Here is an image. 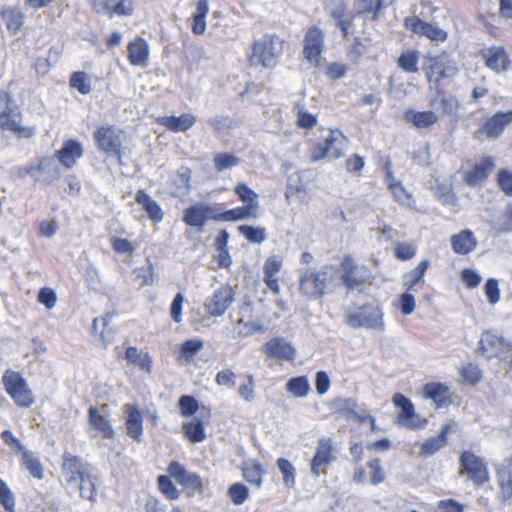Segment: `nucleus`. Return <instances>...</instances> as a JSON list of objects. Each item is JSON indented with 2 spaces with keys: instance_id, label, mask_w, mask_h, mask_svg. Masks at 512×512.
Masks as SVG:
<instances>
[{
  "instance_id": "nucleus-1",
  "label": "nucleus",
  "mask_w": 512,
  "mask_h": 512,
  "mask_svg": "<svg viewBox=\"0 0 512 512\" xmlns=\"http://www.w3.org/2000/svg\"><path fill=\"white\" fill-rule=\"evenodd\" d=\"M338 279V270L333 265H325L319 271L307 270L300 277V291L311 298L322 297Z\"/></svg>"
},
{
  "instance_id": "nucleus-2",
  "label": "nucleus",
  "mask_w": 512,
  "mask_h": 512,
  "mask_svg": "<svg viewBox=\"0 0 512 512\" xmlns=\"http://www.w3.org/2000/svg\"><path fill=\"white\" fill-rule=\"evenodd\" d=\"M383 310L378 303H367L354 309L345 311L344 321L353 328H364L376 331H384Z\"/></svg>"
},
{
  "instance_id": "nucleus-3",
  "label": "nucleus",
  "mask_w": 512,
  "mask_h": 512,
  "mask_svg": "<svg viewBox=\"0 0 512 512\" xmlns=\"http://www.w3.org/2000/svg\"><path fill=\"white\" fill-rule=\"evenodd\" d=\"M284 51V40L276 35H264L254 41L250 63L264 68H274Z\"/></svg>"
},
{
  "instance_id": "nucleus-4",
  "label": "nucleus",
  "mask_w": 512,
  "mask_h": 512,
  "mask_svg": "<svg viewBox=\"0 0 512 512\" xmlns=\"http://www.w3.org/2000/svg\"><path fill=\"white\" fill-rule=\"evenodd\" d=\"M0 128L13 131L24 138H29L35 133L34 128L21 125L17 106L12 98L3 92H0Z\"/></svg>"
},
{
  "instance_id": "nucleus-5",
  "label": "nucleus",
  "mask_w": 512,
  "mask_h": 512,
  "mask_svg": "<svg viewBox=\"0 0 512 512\" xmlns=\"http://www.w3.org/2000/svg\"><path fill=\"white\" fill-rule=\"evenodd\" d=\"M425 69L429 81L436 83L445 80L451 81L459 71L456 62L448 52H442L439 55L427 57L425 60Z\"/></svg>"
},
{
  "instance_id": "nucleus-6",
  "label": "nucleus",
  "mask_w": 512,
  "mask_h": 512,
  "mask_svg": "<svg viewBox=\"0 0 512 512\" xmlns=\"http://www.w3.org/2000/svg\"><path fill=\"white\" fill-rule=\"evenodd\" d=\"M2 381L6 393L18 406L29 408L34 404L32 391L20 373L7 370L2 377Z\"/></svg>"
},
{
  "instance_id": "nucleus-7",
  "label": "nucleus",
  "mask_w": 512,
  "mask_h": 512,
  "mask_svg": "<svg viewBox=\"0 0 512 512\" xmlns=\"http://www.w3.org/2000/svg\"><path fill=\"white\" fill-rule=\"evenodd\" d=\"M124 132L113 126H102L95 133V141L100 150L115 157L121 163V148Z\"/></svg>"
},
{
  "instance_id": "nucleus-8",
  "label": "nucleus",
  "mask_w": 512,
  "mask_h": 512,
  "mask_svg": "<svg viewBox=\"0 0 512 512\" xmlns=\"http://www.w3.org/2000/svg\"><path fill=\"white\" fill-rule=\"evenodd\" d=\"M324 49V32L318 26L310 27L303 40V56L313 66L318 67Z\"/></svg>"
},
{
  "instance_id": "nucleus-9",
  "label": "nucleus",
  "mask_w": 512,
  "mask_h": 512,
  "mask_svg": "<svg viewBox=\"0 0 512 512\" xmlns=\"http://www.w3.org/2000/svg\"><path fill=\"white\" fill-rule=\"evenodd\" d=\"M235 292L229 285H222L206 298L205 310L213 317L222 316L234 301Z\"/></svg>"
},
{
  "instance_id": "nucleus-10",
  "label": "nucleus",
  "mask_w": 512,
  "mask_h": 512,
  "mask_svg": "<svg viewBox=\"0 0 512 512\" xmlns=\"http://www.w3.org/2000/svg\"><path fill=\"white\" fill-rule=\"evenodd\" d=\"M393 403L401 410L397 417L399 424L410 429L424 428L427 425V420L415 414L413 403L404 395L396 393L393 396Z\"/></svg>"
},
{
  "instance_id": "nucleus-11",
  "label": "nucleus",
  "mask_w": 512,
  "mask_h": 512,
  "mask_svg": "<svg viewBox=\"0 0 512 512\" xmlns=\"http://www.w3.org/2000/svg\"><path fill=\"white\" fill-rule=\"evenodd\" d=\"M347 147V138L339 130H331L323 145H317L313 155L314 160L324 157L338 158Z\"/></svg>"
},
{
  "instance_id": "nucleus-12",
  "label": "nucleus",
  "mask_w": 512,
  "mask_h": 512,
  "mask_svg": "<svg viewBox=\"0 0 512 512\" xmlns=\"http://www.w3.org/2000/svg\"><path fill=\"white\" fill-rule=\"evenodd\" d=\"M89 472V465L80 458L70 454L63 455L62 475L67 486L74 488Z\"/></svg>"
},
{
  "instance_id": "nucleus-13",
  "label": "nucleus",
  "mask_w": 512,
  "mask_h": 512,
  "mask_svg": "<svg viewBox=\"0 0 512 512\" xmlns=\"http://www.w3.org/2000/svg\"><path fill=\"white\" fill-rule=\"evenodd\" d=\"M460 464L465 474L477 486L488 481V471L481 458L470 451H465L460 456Z\"/></svg>"
},
{
  "instance_id": "nucleus-14",
  "label": "nucleus",
  "mask_w": 512,
  "mask_h": 512,
  "mask_svg": "<svg viewBox=\"0 0 512 512\" xmlns=\"http://www.w3.org/2000/svg\"><path fill=\"white\" fill-rule=\"evenodd\" d=\"M335 460L336 455L332 440L330 438H320L311 461V473L318 477Z\"/></svg>"
},
{
  "instance_id": "nucleus-15",
  "label": "nucleus",
  "mask_w": 512,
  "mask_h": 512,
  "mask_svg": "<svg viewBox=\"0 0 512 512\" xmlns=\"http://www.w3.org/2000/svg\"><path fill=\"white\" fill-rule=\"evenodd\" d=\"M405 26L412 32L424 36L433 42H444L448 38L447 31L434 24L424 22L418 17H407L405 19Z\"/></svg>"
},
{
  "instance_id": "nucleus-16",
  "label": "nucleus",
  "mask_w": 512,
  "mask_h": 512,
  "mask_svg": "<svg viewBox=\"0 0 512 512\" xmlns=\"http://www.w3.org/2000/svg\"><path fill=\"white\" fill-rule=\"evenodd\" d=\"M21 175H31L36 181L52 182L61 176V169L53 158H43L38 165L29 166Z\"/></svg>"
},
{
  "instance_id": "nucleus-17",
  "label": "nucleus",
  "mask_w": 512,
  "mask_h": 512,
  "mask_svg": "<svg viewBox=\"0 0 512 512\" xmlns=\"http://www.w3.org/2000/svg\"><path fill=\"white\" fill-rule=\"evenodd\" d=\"M485 66L495 73H504L510 69L511 61L503 47L492 46L481 51Z\"/></svg>"
},
{
  "instance_id": "nucleus-18",
  "label": "nucleus",
  "mask_w": 512,
  "mask_h": 512,
  "mask_svg": "<svg viewBox=\"0 0 512 512\" xmlns=\"http://www.w3.org/2000/svg\"><path fill=\"white\" fill-rule=\"evenodd\" d=\"M216 208L210 206L207 203H199L196 205H192L188 207L184 212L183 221L197 229V231H202L206 221L208 219L212 220V216L215 215Z\"/></svg>"
},
{
  "instance_id": "nucleus-19",
  "label": "nucleus",
  "mask_w": 512,
  "mask_h": 512,
  "mask_svg": "<svg viewBox=\"0 0 512 512\" xmlns=\"http://www.w3.org/2000/svg\"><path fill=\"white\" fill-rule=\"evenodd\" d=\"M264 353L272 359L292 362L296 357V349L285 338L271 339L264 345Z\"/></svg>"
},
{
  "instance_id": "nucleus-20",
  "label": "nucleus",
  "mask_w": 512,
  "mask_h": 512,
  "mask_svg": "<svg viewBox=\"0 0 512 512\" xmlns=\"http://www.w3.org/2000/svg\"><path fill=\"white\" fill-rule=\"evenodd\" d=\"M167 472L170 477L174 478L180 485L191 490H201L202 480L196 473L189 472L180 463L173 461L168 466Z\"/></svg>"
},
{
  "instance_id": "nucleus-21",
  "label": "nucleus",
  "mask_w": 512,
  "mask_h": 512,
  "mask_svg": "<svg viewBox=\"0 0 512 512\" xmlns=\"http://www.w3.org/2000/svg\"><path fill=\"white\" fill-rule=\"evenodd\" d=\"M512 123V110L497 112L481 126V132L488 138H498L505 128Z\"/></svg>"
},
{
  "instance_id": "nucleus-22",
  "label": "nucleus",
  "mask_w": 512,
  "mask_h": 512,
  "mask_svg": "<svg viewBox=\"0 0 512 512\" xmlns=\"http://www.w3.org/2000/svg\"><path fill=\"white\" fill-rule=\"evenodd\" d=\"M128 60L133 66L145 67L148 64L150 47L148 42L141 37H137L128 44Z\"/></svg>"
},
{
  "instance_id": "nucleus-23",
  "label": "nucleus",
  "mask_w": 512,
  "mask_h": 512,
  "mask_svg": "<svg viewBox=\"0 0 512 512\" xmlns=\"http://www.w3.org/2000/svg\"><path fill=\"white\" fill-rule=\"evenodd\" d=\"M83 152V147L78 141L68 140L63 144L62 148L57 151L56 157L61 165L70 169L75 165L76 161L82 157Z\"/></svg>"
},
{
  "instance_id": "nucleus-24",
  "label": "nucleus",
  "mask_w": 512,
  "mask_h": 512,
  "mask_svg": "<svg viewBox=\"0 0 512 512\" xmlns=\"http://www.w3.org/2000/svg\"><path fill=\"white\" fill-rule=\"evenodd\" d=\"M282 265L283 258L278 255L268 257L263 265L264 282L275 294H278L280 291V286L276 275L280 271Z\"/></svg>"
},
{
  "instance_id": "nucleus-25",
  "label": "nucleus",
  "mask_w": 512,
  "mask_h": 512,
  "mask_svg": "<svg viewBox=\"0 0 512 512\" xmlns=\"http://www.w3.org/2000/svg\"><path fill=\"white\" fill-rule=\"evenodd\" d=\"M450 429L451 425L447 423L443 425L437 436L430 437L425 440L420 446L419 456L422 458H428L445 447Z\"/></svg>"
},
{
  "instance_id": "nucleus-26",
  "label": "nucleus",
  "mask_w": 512,
  "mask_h": 512,
  "mask_svg": "<svg viewBox=\"0 0 512 512\" xmlns=\"http://www.w3.org/2000/svg\"><path fill=\"white\" fill-rule=\"evenodd\" d=\"M479 344L482 353L488 358L498 356L508 347V343L505 339L490 331L482 334Z\"/></svg>"
},
{
  "instance_id": "nucleus-27",
  "label": "nucleus",
  "mask_w": 512,
  "mask_h": 512,
  "mask_svg": "<svg viewBox=\"0 0 512 512\" xmlns=\"http://www.w3.org/2000/svg\"><path fill=\"white\" fill-rule=\"evenodd\" d=\"M191 171L187 167H181L168 184V193L174 197L186 196L190 191Z\"/></svg>"
},
{
  "instance_id": "nucleus-28",
  "label": "nucleus",
  "mask_w": 512,
  "mask_h": 512,
  "mask_svg": "<svg viewBox=\"0 0 512 512\" xmlns=\"http://www.w3.org/2000/svg\"><path fill=\"white\" fill-rule=\"evenodd\" d=\"M125 411L127 413V419L125 422L126 434L129 437L140 441L143 434V416L139 409L131 404L125 405Z\"/></svg>"
},
{
  "instance_id": "nucleus-29",
  "label": "nucleus",
  "mask_w": 512,
  "mask_h": 512,
  "mask_svg": "<svg viewBox=\"0 0 512 512\" xmlns=\"http://www.w3.org/2000/svg\"><path fill=\"white\" fill-rule=\"evenodd\" d=\"M452 250L459 255H467L477 246V240L469 229L463 230L450 239Z\"/></svg>"
},
{
  "instance_id": "nucleus-30",
  "label": "nucleus",
  "mask_w": 512,
  "mask_h": 512,
  "mask_svg": "<svg viewBox=\"0 0 512 512\" xmlns=\"http://www.w3.org/2000/svg\"><path fill=\"white\" fill-rule=\"evenodd\" d=\"M0 17L11 34L17 35L22 31L25 15L19 8L6 7L0 12Z\"/></svg>"
},
{
  "instance_id": "nucleus-31",
  "label": "nucleus",
  "mask_w": 512,
  "mask_h": 512,
  "mask_svg": "<svg viewBox=\"0 0 512 512\" xmlns=\"http://www.w3.org/2000/svg\"><path fill=\"white\" fill-rule=\"evenodd\" d=\"M196 122V117L190 113H184L179 117L162 116L158 118V123L172 132H185Z\"/></svg>"
},
{
  "instance_id": "nucleus-32",
  "label": "nucleus",
  "mask_w": 512,
  "mask_h": 512,
  "mask_svg": "<svg viewBox=\"0 0 512 512\" xmlns=\"http://www.w3.org/2000/svg\"><path fill=\"white\" fill-rule=\"evenodd\" d=\"M494 167V160L492 157L487 156L483 158L479 163H477L473 169L466 172L465 181L467 184L474 186L483 182L487 177L489 172Z\"/></svg>"
},
{
  "instance_id": "nucleus-33",
  "label": "nucleus",
  "mask_w": 512,
  "mask_h": 512,
  "mask_svg": "<svg viewBox=\"0 0 512 512\" xmlns=\"http://www.w3.org/2000/svg\"><path fill=\"white\" fill-rule=\"evenodd\" d=\"M425 398L433 400L438 407H447L451 403L449 389L442 383H428L423 387Z\"/></svg>"
},
{
  "instance_id": "nucleus-34",
  "label": "nucleus",
  "mask_w": 512,
  "mask_h": 512,
  "mask_svg": "<svg viewBox=\"0 0 512 512\" xmlns=\"http://www.w3.org/2000/svg\"><path fill=\"white\" fill-rule=\"evenodd\" d=\"M88 421L89 424L102 434L104 438L112 439L115 436V430L110 424V422L106 419L104 415H102L96 407H90L88 409Z\"/></svg>"
},
{
  "instance_id": "nucleus-35",
  "label": "nucleus",
  "mask_w": 512,
  "mask_h": 512,
  "mask_svg": "<svg viewBox=\"0 0 512 512\" xmlns=\"http://www.w3.org/2000/svg\"><path fill=\"white\" fill-rule=\"evenodd\" d=\"M135 200L139 205L142 206L151 220L154 222H161L163 220L164 213L160 205L144 190L137 191Z\"/></svg>"
},
{
  "instance_id": "nucleus-36",
  "label": "nucleus",
  "mask_w": 512,
  "mask_h": 512,
  "mask_svg": "<svg viewBox=\"0 0 512 512\" xmlns=\"http://www.w3.org/2000/svg\"><path fill=\"white\" fill-rule=\"evenodd\" d=\"M394 0H358L355 4L357 15H371V19L378 18L379 12L393 3Z\"/></svg>"
},
{
  "instance_id": "nucleus-37",
  "label": "nucleus",
  "mask_w": 512,
  "mask_h": 512,
  "mask_svg": "<svg viewBox=\"0 0 512 512\" xmlns=\"http://www.w3.org/2000/svg\"><path fill=\"white\" fill-rule=\"evenodd\" d=\"M251 217H256V212L252 211V207L241 206V207H236L234 209L226 210V211H222V212H220V211H218V209H216L215 215L212 216V220L219 221V222H221V221L235 222V221L245 220V219H248Z\"/></svg>"
},
{
  "instance_id": "nucleus-38",
  "label": "nucleus",
  "mask_w": 512,
  "mask_h": 512,
  "mask_svg": "<svg viewBox=\"0 0 512 512\" xmlns=\"http://www.w3.org/2000/svg\"><path fill=\"white\" fill-rule=\"evenodd\" d=\"M198 416L191 419L189 422L184 423L183 432L187 439L193 443H200L206 439L205 424Z\"/></svg>"
},
{
  "instance_id": "nucleus-39",
  "label": "nucleus",
  "mask_w": 512,
  "mask_h": 512,
  "mask_svg": "<svg viewBox=\"0 0 512 512\" xmlns=\"http://www.w3.org/2000/svg\"><path fill=\"white\" fill-rule=\"evenodd\" d=\"M329 11L336 22V26L341 29L344 36H347L352 23L350 19L346 18L345 4L341 0H335L329 6Z\"/></svg>"
},
{
  "instance_id": "nucleus-40",
  "label": "nucleus",
  "mask_w": 512,
  "mask_h": 512,
  "mask_svg": "<svg viewBox=\"0 0 512 512\" xmlns=\"http://www.w3.org/2000/svg\"><path fill=\"white\" fill-rule=\"evenodd\" d=\"M405 119L411 122L415 127L419 129L428 128L434 125L439 117L433 111H407L405 113Z\"/></svg>"
},
{
  "instance_id": "nucleus-41",
  "label": "nucleus",
  "mask_w": 512,
  "mask_h": 512,
  "mask_svg": "<svg viewBox=\"0 0 512 512\" xmlns=\"http://www.w3.org/2000/svg\"><path fill=\"white\" fill-rule=\"evenodd\" d=\"M429 265V260H423L416 266V268L404 274L403 286L406 288V291L411 292L414 287L422 281Z\"/></svg>"
},
{
  "instance_id": "nucleus-42",
  "label": "nucleus",
  "mask_w": 512,
  "mask_h": 512,
  "mask_svg": "<svg viewBox=\"0 0 512 512\" xmlns=\"http://www.w3.org/2000/svg\"><path fill=\"white\" fill-rule=\"evenodd\" d=\"M73 489L78 490L82 498L91 502L96 501V477L91 475L90 472Z\"/></svg>"
},
{
  "instance_id": "nucleus-43",
  "label": "nucleus",
  "mask_w": 512,
  "mask_h": 512,
  "mask_svg": "<svg viewBox=\"0 0 512 512\" xmlns=\"http://www.w3.org/2000/svg\"><path fill=\"white\" fill-rule=\"evenodd\" d=\"M286 390L296 398L305 397L310 390L308 378L306 376L291 378L286 384Z\"/></svg>"
},
{
  "instance_id": "nucleus-44",
  "label": "nucleus",
  "mask_w": 512,
  "mask_h": 512,
  "mask_svg": "<svg viewBox=\"0 0 512 512\" xmlns=\"http://www.w3.org/2000/svg\"><path fill=\"white\" fill-rule=\"evenodd\" d=\"M235 194L245 204V207H252V211L256 212L258 209V195L249 188L245 183H239L235 189Z\"/></svg>"
},
{
  "instance_id": "nucleus-45",
  "label": "nucleus",
  "mask_w": 512,
  "mask_h": 512,
  "mask_svg": "<svg viewBox=\"0 0 512 512\" xmlns=\"http://www.w3.org/2000/svg\"><path fill=\"white\" fill-rule=\"evenodd\" d=\"M22 464L34 478H43L42 464L39 458L36 457L31 451L27 450L22 454Z\"/></svg>"
},
{
  "instance_id": "nucleus-46",
  "label": "nucleus",
  "mask_w": 512,
  "mask_h": 512,
  "mask_svg": "<svg viewBox=\"0 0 512 512\" xmlns=\"http://www.w3.org/2000/svg\"><path fill=\"white\" fill-rule=\"evenodd\" d=\"M238 231L247 241L255 244L263 243L267 238L266 229L263 227L241 225L238 227Z\"/></svg>"
},
{
  "instance_id": "nucleus-47",
  "label": "nucleus",
  "mask_w": 512,
  "mask_h": 512,
  "mask_svg": "<svg viewBox=\"0 0 512 512\" xmlns=\"http://www.w3.org/2000/svg\"><path fill=\"white\" fill-rule=\"evenodd\" d=\"M419 56L416 51H405L398 59V66L407 73H416L418 71Z\"/></svg>"
},
{
  "instance_id": "nucleus-48",
  "label": "nucleus",
  "mask_w": 512,
  "mask_h": 512,
  "mask_svg": "<svg viewBox=\"0 0 512 512\" xmlns=\"http://www.w3.org/2000/svg\"><path fill=\"white\" fill-rule=\"evenodd\" d=\"M214 167L217 171L231 169L239 165L240 160L230 153H218L214 157Z\"/></svg>"
},
{
  "instance_id": "nucleus-49",
  "label": "nucleus",
  "mask_w": 512,
  "mask_h": 512,
  "mask_svg": "<svg viewBox=\"0 0 512 512\" xmlns=\"http://www.w3.org/2000/svg\"><path fill=\"white\" fill-rule=\"evenodd\" d=\"M277 466L280 472L283 476V481L285 485L289 488L294 487L295 485V468L293 464L285 459V458H279L277 460Z\"/></svg>"
},
{
  "instance_id": "nucleus-50",
  "label": "nucleus",
  "mask_w": 512,
  "mask_h": 512,
  "mask_svg": "<svg viewBox=\"0 0 512 512\" xmlns=\"http://www.w3.org/2000/svg\"><path fill=\"white\" fill-rule=\"evenodd\" d=\"M294 111L297 115L298 126L304 129H310L315 126L317 118L314 114L305 110L304 106L297 103L294 106Z\"/></svg>"
},
{
  "instance_id": "nucleus-51",
  "label": "nucleus",
  "mask_w": 512,
  "mask_h": 512,
  "mask_svg": "<svg viewBox=\"0 0 512 512\" xmlns=\"http://www.w3.org/2000/svg\"><path fill=\"white\" fill-rule=\"evenodd\" d=\"M228 496L235 505H241L248 499L249 490L244 484L235 483L229 487Z\"/></svg>"
},
{
  "instance_id": "nucleus-52",
  "label": "nucleus",
  "mask_w": 512,
  "mask_h": 512,
  "mask_svg": "<svg viewBox=\"0 0 512 512\" xmlns=\"http://www.w3.org/2000/svg\"><path fill=\"white\" fill-rule=\"evenodd\" d=\"M203 347V342L198 339H189L182 343L180 348V358L190 360Z\"/></svg>"
},
{
  "instance_id": "nucleus-53",
  "label": "nucleus",
  "mask_w": 512,
  "mask_h": 512,
  "mask_svg": "<svg viewBox=\"0 0 512 512\" xmlns=\"http://www.w3.org/2000/svg\"><path fill=\"white\" fill-rule=\"evenodd\" d=\"M135 6L133 0H115L113 6V17H129L134 14Z\"/></svg>"
},
{
  "instance_id": "nucleus-54",
  "label": "nucleus",
  "mask_w": 512,
  "mask_h": 512,
  "mask_svg": "<svg viewBox=\"0 0 512 512\" xmlns=\"http://www.w3.org/2000/svg\"><path fill=\"white\" fill-rule=\"evenodd\" d=\"M243 475L245 479L256 486H260L262 483L261 467L259 463H251L244 467Z\"/></svg>"
},
{
  "instance_id": "nucleus-55",
  "label": "nucleus",
  "mask_w": 512,
  "mask_h": 512,
  "mask_svg": "<svg viewBox=\"0 0 512 512\" xmlns=\"http://www.w3.org/2000/svg\"><path fill=\"white\" fill-rule=\"evenodd\" d=\"M1 439L2 441L10 447V449L15 453L23 454L27 451V449L24 447L20 439H18L16 436L13 435V433L10 430H4L1 433Z\"/></svg>"
},
{
  "instance_id": "nucleus-56",
  "label": "nucleus",
  "mask_w": 512,
  "mask_h": 512,
  "mask_svg": "<svg viewBox=\"0 0 512 512\" xmlns=\"http://www.w3.org/2000/svg\"><path fill=\"white\" fill-rule=\"evenodd\" d=\"M70 84L72 88L77 89L82 94H87L91 90L87 75L84 72L73 73L71 76Z\"/></svg>"
},
{
  "instance_id": "nucleus-57",
  "label": "nucleus",
  "mask_w": 512,
  "mask_h": 512,
  "mask_svg": "<svg viewBox=\"0 0 512 512\" xmlns=\"http://www.w3.org/2000/svg\"><path fill=\"white\" fill-rule=\"evenodd\" d=\"M158 486L160 491L169 499H177L179 492L168 476H159Z\"/></svg>"
},
{
  "instance_id": "nucleus-58",
  "label": "nucleus",
  "mask_w": 512,
  "mask_h": 512,
  "mask_svg": "<svg viewBox=\"0 0 512 512\" xmlns=\"http://www.w3.org/2000/svg\"><path fill=\"white\" fill-rule=\"evenodd\" d=\"M485 295L488 302L492 305L499 302L500 290L498 280L495 278H489L485 284Z\"/></svg>"
},
{
  "instance_id": "nucleus-59",
  "label": "nucleus",
  "mask_w": 512,
  "mask_h": 512,
  "mask_svg": "<svg viewBox=\"0 0 512 512\" xmlns=\"http://www.w3.org/2000/svg\"><path fill=\"white\" fill-rule=\"evenodd\" d=\"M398 307L403 315H410L414 312L416 307L415 298L410 291H406L400 296Z\"/></svg>"
},
{
  "instance_id": "nucleus-60",
  "label": "nucleus",
  "mask_w": 512,
  "mask_h": 512,
  "mask_svg": "<svg viewBox=\"0 0 512 512\" xmlns=\"http://www.w3.org/2000/svg\"><path fill=\"white\" fill-rule=\"evenodd\" d=\"M0 503L7 511H12L15 505L13 493L2 479H0Z\"/></svg>"
},
{
  "instance_id": "nucleus-61",
  "label": "nucleus",
  "mask_w": 512,
  "mask_h": 512,
  "mask_svg": "<svg viewBox=\"0 0 512 512\" xmlns=\"http://www.w3.org/2000/svg\"><path fill=\"white\" fill-rule=\"evenodd\" d=\"M435 509L437 512H464L465 506L454 499H442Z\"/></svg>"
},
{
  "instance_id": "nucleus-62",
  "label": "nucleus",
  "mask_w": 512,
  "mask_h": 512,
  "mask_svg": "<svg viewBox=\"0 0 512 512\" xmlns=\"http://www.w3.org/2000/svg\"><path fill=\"white\" fill-rule=\"evenodd\" d=\"M460 107V103L457 98L453 96L442 97L440 101L439 109L445 115H455L457 114Z\"/></svg>"
},
{
  "instance_id": "nucleus-63",
  "label": "nucleus",
  "mask_w": 512,
  "mask_h": 512,
  "mask_svg": "<svg viewBox=\"0 0 512 512\" xmlns=\"http://www.w3.org/2000/svg\"><path fill=\"white\" fill-rule=\"evenodd\" d=\"M38 301L47 309H52L57 303L55 291L47 287L41 288L38 293Z\"/></svg>"
},
{
  "instance_id": "nucleus-64",
  "label": "nucleus",
  "mask_w": 512,
  "mask_h": 512,
  "mask_svg": "<svg viewBox=\"0 0 512 512\" xmlns=\"http://www.w3.org/2000/svg\"><path fill=\"white\" fill-rule=\"evenodd\" d=\"M497 182L501 190L508 196H512V173L506 169L499 171Z\"/></svg>"
}]
</instances>
